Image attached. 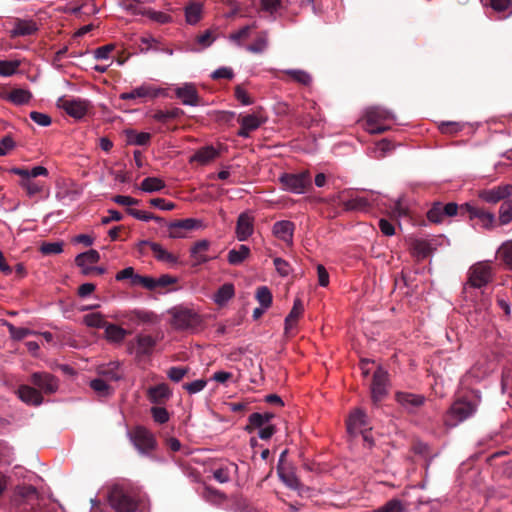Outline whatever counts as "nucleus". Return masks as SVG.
Here are the masks:
<instances>
[{"label": "nucleus", "instance_id": "obj_33", "mask_svg": "<svg viewBox=\"0 0 512 512\" xmlns=\"http://www.w3.org/2000/svg\"><path fill=\"white\" fill-rule=\"evenodd\" d=\"M202 4L192 2L185 7L186 22L190 25L197 24L202 18Z\"/></svg>", "mask_w": 512, "mask_h": 512}, {"label": "nucleus", "instance_id": "obj_34", "mask_svg": "<svg viewBox=\"0 0 512 512\" xmlns=\"http://www.w3.org/2000/svg\"><path fill=\"white\" fill-rule=\"evenodd\" d=\"M250 255V248L240 245L238 249H232L228 253V262L231 265H240Z\"/></svg>", "mask_w": 512, "mask_h": 512}, {"label": "nucleus", "instance_id": "obj_11", "mask_svg": "<svg viewBox=\"0 0 512 512\" xmlns=\"http://www.w3.org/2000/svg\"><path fill=\"white\" fill-rule=\"evenodd\" d=\"M461 215H468L470 219H478L482 227L486 229L493 228L496 223L495 216L492 213L474 207L469 203L461 205Z\"/></svg>", "mask_w": 512, "mask_h": 512}, {"label": "nucleus", "instance_id": "obj_8", "mask_svg": "<svg viewBox=\"0 0 512 512\" xmlns=\"http://www.w3.org/2000/svg\"><path fill=\"white\" fill-rule=\"evenodd\" d=\"M30 383L38 389L41 394H53L58 390V379L48 372H35L30 376Z\"/></svg>", "mask_w": 512, "mask_h": 512}, {"label": "nucleus", "instance_id": "obj_48", "mask_svg": "<svg viewBox=\"0 0 512 512\" xmlns=\"http://www.w3.org/2000/svg\"><path fill=\"white\" fill-rule=\"evenodd\" d=\"M256 299L264 309H267L271 306L272 294L266 286H261L257 288Z\"/></svg>", "mask_w": 512, "mask_h": 512}, {"label": "nucleus", "instance_id": "obj_45", "mask_svg": "<svg viewBox=\"0 0 512 512\" xmlns=\"http://www.w3.org/2000/svg\"><path fill=\"white\" fill-rule=\"evenodd\" d=\"M20 186L26 191L29 197H34L41 193L43 186L40 182L34 181L33 179H22Z\"/></svg>", "mask_w": 512, "mask_h": 512}, {"label": "nucleus", "instance_id": "obj_6", "mask_svg": "<svg viewBox=\"0 0 512 512\" xmlns=\"http://www.w3.org/2000/svg\"><path fill=\"white\" fill-rule=\"evenodd\" d=\"M130 438L134 446L143 454H149L157 445L154 435L142 426L134 428L130 433Z\"/></svg>", "mask_w": 512, "mask_h": 512}, {"label": "nucleus", "instance_id": "obj_15", "mask_svg": "<svg viewBox=\"0 0 512 512\" xmlns=\"http://www.w3.org/2000/svg\"><path fill=\"white\" fill-rule=\"evenodd\" d=\"M512 195V185H500L480 193V197L488 203H497Z\"/></svg>", "mask_w": 512, "mask_h": 512}, {"label": "nucleus", "instance_id": "obj_39", "mask_svg": "<svg viewBox=\"0 0 512 512\" xmlns=\"http://www.w3.org/2000/svg\"><path fill=\"white\" fill-rule=\"evenodd\" d=\"M512 221V200H505L499 208L498 225L504 226Z\"/></svg>", "mask_w": 512, "mask_h": 512}, {"label": "nucleus", "instance_id": "obj_43", "mask_svg": "<svg viewBox=\"0 0 512 512\" xmlns=\"http://www.w3.org/2000/svg\"><path fill=\"white\" fill-rule=\"evenodd\" d=\"M83 322L92 328H105L107 325V321L105 320L104 315L101 313H90L84 316Z\"/></svg>", "mask_w": 512, "mask_h": 512}, {"label": "nucleus", "instance_id": "obj_47", "mask_svg": "<svg viewBox=\"0 0 512 512\" xmlns=\"http://www.w3.org/2000/svg\"><path fill=\"white\" fill-rule=\"evenodd\" d=\"M238 122L241 126H245V128L250 131L256 130L261 125V120L254 114L239 116Z\"/></svg>", "mask_w": 512, "mask_h": 512}, {"label": "nucleus", "instance_id": "obj_63", "mask_svg": "<svg viewBox=\"0 0 512 512\" xmlns=\"http://www.w3.org/2000/svg\"><path fill=\"white\" fill-rule=\"evenodd\" d=\"M30 118L40 126L46 127L51 124V117L48 114L32 111L30 113Z\"/></svg>", "mask_w": 512, "mask_h": 512}, {"label": "nucleus", "instance_id": "obj_62", "mask_svg": "<svg viewBox=\"0 0 512 512\" xmlns=\"http://www.w3.org/2000/svg\"><path fill=\"white\" fill-rule=\"evenodd\" d=\"M136 276H138V274L135 273L134 268L133 267H127V268L119 271L116 274L115 279L117 281H123V280L129 279L130 280V284L132 286H134V278H136Z\"/></svg>", "mask_w": 512, "mask_h": 512}, {"label": "nucleus", "instance_id": "obj_57", "mask_svg": "<svg viewBox=\"0 0 512 512\" xmlns=\"http://www.w3.org/2000/svg\"><path fill=\"white\" fill-rule=\"evenodd\" d=\"M134 286H141L150 291L156 290L155 278L138 274V276L134 278Z\"/></svg>", "mask_w": 512, "mask_h": 512}, {"label": "nucleus", "instance_id": "obj_12", "mask_svg": "<svg viewBox=\"0 0 512 512\" xmlns=\"http://www.w3.org/2000/svg\"><path fill=\"white\" fill-rule=\"evenodd\" d=\"M57 106L63 109L69 116L81 119L87 113L88 102L82 99L59 98Z\"/></svg>", "mask_w": 512, "mask_h": 512}, {"label": "nucleus", "instance_id": "obj_55", "mask_svg": "<svg viewBox=\"0 0 512 512\" xmlns=\"http://www.w3.org/2000/svg\"><path fill=\"white\" fill-rule=\"evenodd\" d=\"M19 65V61H0V75L6 77L13 75L17 71Z\"/></svg>", "mask_w": 512, "mask_h": 512}, {"label": "nucleus", "instance_id": "obj_23", "mask_svg": "<svg viewBox=\"0 0 512 512\" xmlns=\"http://www.w3.org/2000/svg\"><path fill=\"white\" fill-rule=\"evenodd\" d=\"M210 247V242L206 239L197 241L190 249L191 258H193V265H200L210 261L212 258L205 255Z\"/></svg>", "mask_w": 512, "mask_h": 512}, {"label": "nucleus", "instance_id": "obj_3", "mask_svg": "<svg viewBox=\"0 0 512 512\" xmlns=\"http://www.w3.org/2000/svg\"><path fill=\"white\" fill-rule=\"evenodd\" d=\"M169 313L172 316L171 325L177 330H195L201 324V317L192 309L174 307Z\"/></svg>", "mask_w": 512, "mask_h": 512}, {"label": "nucleus", "instance_id": "obj_10", "mask_svg": "<svg viewBox=\"0 0 512 512\" xmlns=\"http://www.w3.org/2000/svg\"><path fill=\"white\" fill-rule=\"evenodd\" d=\"M396 401L409 414H415L425 404L426 398L421 394L399 391L395 395Z\"/></svg>", "mask_w": 512, "mask_h": 512}, {"label": "nucleus", "instance_id": "obj_19", "mask_svg": "<svg viewBox=\"0 0 512 512\" xmlns=\"http://www.w3.org/2000/svg\"><path fill=\"white\" fill-rule=\"evenodd\" d=\"M140 246H149L153 252L154 257L161 262L176 264L178 262L177 256L168 252L159 243L151 242L149 240L140 241Z\"/></svg>", "mask_w": 512, "mask_h": 512}, {"label": "nucleus", "instance_id": "obj_35", "mask_svg": "<svg viewBox=\"0 0 512 512\" xmlns=\"http://www.w3.org/2000/svg\"><path fill=\"white\" fill-rule=\"evenodd\" d=\"M31 98L32 94L30 91L21 88L13 89L7 97V99L15 105L26 104Z\"/></svg>", "mask_w": 512, "mask_h": 512}, {"label": "nucleus", "instance_id": "obj_20", "mask_svg": "<svg viewBox=\"0 0 512 512\" xmlns=\"http://www.w3.org/2000/svg\"><path fill=\"white\" fill-rule=\"evenodd\" d=\"M346 424L348 432L354 434L368 426L367 415L362 409L357 408L350 413Z\"/></svg>", "mask_w": 512, "mask_h": 512}, {"label": "nucleus", "instance_id": "obj_32", "mask_svg": "<svg viewBox=\"0 0 512 512\" xmlns=\"http://www.w3.org/2000/svg\"><path fill=\"white\" fill-rule=\"evenodd\" d=\"M156 94L152 92V88L147 85H141L131 90L130 92H123L119 98L121 100H135L137 98L155 97Z\"/></svg>", "mask_w": 512, "mask_h": 512}, {"label": "nucleus", "instance_id": "obj_58", "mask_svg": "<svg viewBox=\"0 0 512 512\" xmlns=\"http://www.w3.org/2000/svg\"><path fill=\"white\" fill-rule=\"evenodd\" d=\"M273 263L280 276L286 277L290 274L291 266L286 260L276 257L274 258Z\"/></svg>", "mask_w": 512, "mask_h": 512}, {"label": "nucleus", "instance_id": "obj_59", "mask_svg": "<svg viewBox=\"0 0 512 512\" xmlns=\"http://www.w3.org/2000/svg\"><path fill=\"white\" fill-rule=\"evenodd\" d=\"M187 367H171L167 371L168 378L173 382H179L188 373Z\"/></svg>", "mask_w": 512, "mask_h": 512}, {"label": "nucleus", "instance_id": "obj_50", "mask_svg": "<svg viewBox=\"0 0 512 512\" xmlns=\"http://www.w3.org/2000/svg\"><path fill=\"white\" fill-rule=\"evenodd\" d=\"M43 255H56L63 251L62 242H43L39 248Z\"/></svg>", "mask_w": 512, "mask_h": 512}, {"label": "nucleus", "instance_id": "obj_60", "mask_svg": "<svg viewBox=\"0 0 512 512\" xmlns=\"http://www.w3.org/2000/svg\"><path fill=\"white\" fill-rule=\"evenodd\" d=\"M8 330L11 338L14 340H22L31 333L27 328L15 327L12 324H8Z\"/></svg>", "mask_w": 512, "mask_h": 512}, {"label": "nucleus", "instance_id": "obj_29", "mask_svg": "<svg viewBox=\"0 0 512 512\" xmlns=\"http://www.w3.org/2000/svg\"><path fill=\"white\" fill-rule=\"evenodd\" d=\"M183 115L184 111L182 109L173 107L168 110H157L153 114V119L163 124H167L169 121L179 119Z\"/></svg>", "mask_w": 512, "mask_h": 512}, {"label": "nucleus", "instance_id": "obj_38", "mask_svg": "<svg viewBox=\"0 0 512 512\" xmlns=\"http://www.w3.org/2000/svg\"><path fill=\"white\" fill-rule=\"evenodd\" d=\"M129 144L145 146L150 142L151 134L147 132H136L134 130L127 131Z\"/></svg>", "mask_w": 512, "mask_h": 512}, {"label": "nucleus", "instance_id": "obj_17", "mask_svg": "<svg viewBox=\"0 0 512 512\" xmlns=\"http://www.w3.org/2000/svg\"><path fill=\"white\" fill-rule=\"evenodd\" d=\"M175 94L184 105L198 106L201 104V98L193 84H185L176 88Z\"/></svg>", "mask_w": 512, "mask_h": 512}, {"label": "nucleus", "instance_id": "obj_42", "mask_svg": "<svg viewBox=\"0 0 512 512\" xmlns=\"http://www.w3.org/2000/svg\"><path fill=\"white\" fill-rule=\"evenodd\" d=\"M90 387L101 397H106L113 393V388L102 378L92 380Z\"/></svg>", "mask_w": 512, "mask_h": 512}, {"label": "nucleus", "instance_id": "obj_18", "mask_svg": "<svg viewBox=\"0 0 512 512\" xmlns=\"http://www.w3.org/2000/svg\"><path fill=\"white\" fill-rule=\"evenodd\" d=\"M18 397L27 405L39 406L43 402L41 392L34 386L21 385L17 390Z\"/></svg>", "mask_w": 512, "mask_h": 512}, {"label": "nucleus", "instance_id": "obj_49", "mask_svg": "<svg viewBox=\"0 0 512 512\" xmlns=\"http://www.w3.org/2000/svg\"><path fill=\"white\" fill-rule=\"evenodd\" d=\"M256 26L253 25H246L242 27L240 30L231 33L229 36V39L233 42H235L237 45H241L242 41L247 39L251 33V30L254 29Z\"/></svg>", "mask_w": 512, "mask_h": 512}, {"label": "nucleus", "instance_id": "obj_53", "mask_svg": "<svg viewBox=\"0 0 512 512\" xmlns=\"http://www.w3.org/2000/svg\"><path fill=\"white\" fill-rule=\"evenodd\" d=\"M404 508L399 499H391L374 512H403Z\"/></svg>", "mask_w": 512, "mask_h": 512}, {"label": "nucleus", "instance_id": "obj_64", "mask_svg": "<svg viewBox=\"0 0 512 512\" xmlns=\"http://www.w3.org/2000/svg\"><path fill=\"white\" fill-rule=\"evenodd\" d=\"M211 77L214 80H219V79L230 80L234 77V72L229 67H220L211 74Z\"/></svg>", "mask_w": 512, "mask_h": 512}, {"label": "nucleus", "instance_id": "obj_5", "mask_svg": "<svg viewBox=\"0 0 512 512\" xmlns=\"http://www.w3.org/2000/svg\"><path fill=\"white\" fill-rule=\"evenodd\" d=\"M392 114L381 107H372L366 111L365 129L370 134H383L389 127L382 125V120L391 119Z\"/></svg>", "mask_w": 512, "mask_h": 512}, {"label": "nucleus", "instance_id": "obj_7", "mask_svg": "<svg viewBox=\"0 0 512 512\" xmlns=\"http://www.w3.org/2000/svg\"><path fill=\"white\" fill-rule=\"evenodd\" d=\"M388 373L381 367L373 374L371 383V399L374 405H378L388 394Z\"/></svg>", "mask_w": 512, "mask_h": 512}, {"label": "nucleus", "instance_id": "obj_30", "mask_svg": "<svg viewBox=\"0 0 512 512\" xmlns=\"http://www.w3.org/2000/svg\"><path fill=\"white\" fill-rule=\"evenodd\" d=\"M269 44V34L267 31H261L256 35L255 40L253 43L246 46V50L254 53V54H260L263 53Z\"/></svg>", "mask_w": 512, "mask_h": 512}, {"label": "nucleus", "instance_id": "obj_21", "mask_svg": "<svg viewBox=\"0 0 512 512\" xmlns=\"http://www.w3.org/2000/svg\"><path fill=\"white\" fill-rule=\"evenodd\" d=\"M136 355L138 357L150 356L157 344V339L151 335L138 334L135 338Z\"/></svg>", "mask_w": 512, "mask_h": 512}, {"label": "nucleus", "instance_id": "obj_41", "mask_svg": "<svg viewBox=\"0 0 512 512\" xmlns=\"http://www.w3.org/2000/svg\"><path fill=\"white\" fill-rule=\"evenodd\" d=\"M234 295V286L231 283L222 285L216 292L214 300L218 304H224Z\"/></svg>", "mask_w": 512, "mask_h": 512}, {"label": "nucleus", "instance_id": "obj_37", "mask_svg": "<svg viewBox=\"0 0 512 512\" xmlns=\"http://www.w3.org/2000/svg\"><path fill=\"white\" fill-rule=\"evenodd\" d=\"M100 260V254L94 249H90L84 253L79 254L75 258V263L79 267H84L87 263L94 264Z\"/></svg>", "mask_w": 512, "mask_h": 512}, {"label": "nucleus", "instance_id": "obj_22", "mask_svg": "<svg viewBox=\"0 0 512 512\" xmlns=\"http://www.w3.org/2000/svg\"><path fill=\"white\" fill-rule=\"evenodd\" d=\"M253 218L241 213L237 219L236 236L239 241H246L253 233Z\"/></svg>", "mask_w": 512, "mask_h": 512}, {"label": "nucleus", "instance_id": "obj_56", "mask_svg": "<svg viewBox=\"0 0 512 512\" xmlns=\"http://www.w3.org/2000/svg\"><path fill=\"white\" fill-rule=\"evenodd\" d=\"M144 15L148 16L151 20L160 23L166 24L172 22V17L169 14L160 11L147 10L143 12Z\"/></svg>", "mask_w": 512, "mask_h": 512}, {"label": "nucleus", "instance_id": "obj_27", "mask_svg": "<svg viewBox=\"0 0 512 512\" xmlns=\"http://www.w3.org/2000/svg\"><path fill=\"white\" fill-rule=\"evenodd\" d=\"M98 374L100 378L105 381H118L122 378L123 373L120 370V364L118 362H110L106 365L98 368Z\"/></svg>", "mask_w": 512, "mask_h": 512}, {"label": "nucleus", "instance_id": "obj_28", "mask_svg": "<svg viewBox=\"0 0 512 512\" xmlns=\"http://www.w3.org/2000/svg\"><path fill=\"white\" fill-rule=\"evenodd\" d=\"M217 155L218 152L213 146L202 147L191 156L190 162H198L201 165H205L215 159Z\"/></svg>", "mask_w": 512, "mask_h": 512}, {"label": "nucleus", "instance_id": "obj_36", "mask_svg": "<svg viewBox=\"0 0 512 512\" xmlns=\"http://www.w3.org/2000/svg\"><path fill=\"white\" fill-rule=\"evenodd\" d=\"M163 188H165L164 181L157 177H147L141 182L140 185V189L148 193L157 192Z\"/></svg>", "mask_w": 512, "mask_h": 512}, {"label": "nucleus", "instance_id": "obj_40", "mask_svg": "<svg viewBox=\"0 0 512 512\" xmlns=\"http://www.w3.org/2000/svg\"><path fill=\"white\" fill-rule=\"evenodd\" d=\"M283 72L285 74H287L288 76H290L295 82H297L301 85L309 86L312 82V77L310 76L309 73H307L304 70L289 69V70H285Z\"/></svg>", "mask_w": 512, "mask_h": 512}, {"label": "nucleus", "instance_id": "obj_54", "mask_svg": "<svg viewBox=\"0 0 512 512\" xmlns=\"http://www.w3.org/2000/svg\"><path fill=\"white\" fill-rule=\"evenodd\" d=\"M151 414L155 422L164 424L169 421L170 415L166 408L154 406L151 408Z\"/></svg>", "mask_w": 512, "mask_h": 512}, {"label": "nucleus", "instance_id": "obj_44", "mask_svg": "<svg viewBox=\"0 0 512 512\" xmlns=\"http://www.w3.org/2000/svg\"><path fill=\"white\" fill-rule=\"evenodd\" d=\"M267 425V421L262 416V413L254 412L248 417V424L245 427V430L249 433L254 431L255 429H260Z\"/></svg>", "mask_w": 512, "mask_h": 512}, {"label": "nucleus", "instance_id": "obj_13", "mask_svg": "<svg viewBox=\"0 0 512 512\" xmlns=\"http://www.w3.org/2000/svg\"><path fill=\"white\" fill-rule=\"evenodd\" d=\"M201 226V222L197 219L187 218L176 220L168 224L170 238H184L186 233Z\"/></svg>", "mask_w": 512, "mask_h": 512}, {"label": "nucleus", "instance_id": "obj_25", "mask_svg": "<svg viewBox=\"0 0 512 512\" xmlns=\"http://www.w3.org/2000/svg\"><path fill=\"white\" fill-rule=\"evenodd\" d=\"M304 312V305L301 301V299L296 298L294 300L293 307L289 314L285 318V334L290 335L292 329L296 326V323L300 316Z\"/></svg>", "mask_w": 512, "mask_h": 512}, {"label": "nucleus", "instance_id": "obj_52", "mask_svg": "<svg viewBox=\"0 0 512 512\" xmlns=\"http://www.w3.org/2000/svg\"><path fill=\"white\" fill-rule=\"evenodd\" d=\"M127 213L129 215L133 216L134 218H136L138 220H142V221L154 220L159 223H161L163 221V219L159 216H156L149 212L133 209V208H128Z\"/></svg>", "mask_w": 512, "mask_h": 512}, {"label": "nucleus", "instance_id": "obj_24", "mask_svg": "<svg viewBox=\"0 0 512 512\" xmlns=\"http://www.w3.org/2000/svg\"><path fill=\"white\" fill-rule=\"evenodd\" d=\"M38 31V26L34 20H24L17 18L14 29L11 31V37L29 36Z\"/></svg>", "mask_w": 512, "mask_h": 512}, {"label": "nucleus", "instance_id": "obj_9", "mask_svg": "<svg viewBox=\"0 0 512 512\" xmlns=\"http://www.w3.org/2000/svg\"><path fill=\"white\" fill-rule=\"evenodd\" d=\"M492 280L491 268L484 263H477L469 269L468 283L473 288H482Z\"/></svg>", "mask_w": 512, "mask_h": 512}, {"label": "nucleus", "instance_id": "obj_51", "mask_svg": "<svg viewBox=\"0 0 512 512\" xmlns=\"http://www.w3.org/2000/svg\"><path fill=\"white\" fill-rule=\"evenodd\" d=\"M498 254L505 265L512 270V242L502 244L498 250Z\"/></svg>", "mask_w": 512, "mask_h": 512}, {"label": "nucleus", "instance_id": "obj_31", "mask_svg": "<svg viewBox=\"0 0 512 512\" xmlns=\"http://www.w3.org/2000/svg\"><path fill=\"white\" fill-rule=\"evenodd\" d=\"M104 329L106 339L113 343H121L128 334V331L112 323H107Z\"/></svg>", "mask_w": 512, "mask_h": 512}, {"label": "nucleus", "instance_id": "obj_46", "mask_svg": "<svg viewBox=\"0 0 512 512\" xmlns=\"http://www.w3.org/2000/svg\"><path fill=\"white\" fill-rule=\"evenodd\" d=\"M442 207V202L433 203L432 207L427 212L428 220L433 223H441L445 217Z\"/></svg>", "mask_w": 512, "mask_h": 512}, {"label": "nucleus", "instance_id": "obj_1", "mask_svg": "<svg viewBox=\"0 0 512 512\" xmlns=\"http://www.w3.org/2000/svg\"><path fill=\"white\" fill-rule=\"evenodd\" d=\"M107 498L116 512H135L138 508L137 501L118 484L110 488Z\"/></svg>", "mask_w": 512, "mask_h": 512}, {"label": "nucleus", "instance_id": "obj_61", "mask_svg": "<svg viewBox=\"0 0 512 512\" xmlns=\"http://www.w3.org/2000/svg\"><path fill=\"white\" fill-rule=\"evenodd\" d=\"M206 384V380L198 379L190 383H185L183 385V389L188 391L190 394H195L202 391L205 388Z\"/></svg>", "mask_w": 512, "mask_h": 512}, {"label": "nucleus", "instance_id": "obj_16", "mask_svg": "<svg viewBox=\"0 0 512 512\" xmlns=\"http://www.w3.org/2000/svg\"><path fill=\"white\" fill-rule=\"evenodd\" d=\"M295 224L288 220L277 221L273 225L272 232L276 238L287 243L292 244Z\"/></svg>", "mask_w": 512, "mask_h": 512}, {"label": "nucleus", "instance_id": "obj_2", "mask_svg": "<svg viewBox=\"0 0 512 512\" xmlns=\"http://www.w3.org/2000/svg\"><path fill=\"white\" fill-rule=\"evenodd\" d=\"M476 412V406L465 399L456 400L444 417V424L449 427H455L459 423L471 417Z\"/></svg>", "mask_w": 512, "mask_h": 512}, {"label": "nucleus", "instance_id": "obj_4", "mask_svg": "<svg viewBox=\"0 0 512 512\" xmlns=\"http://www.w3.org/2000/svg\"><path fill=\"white\" fill-rule=\"evenodd\" d=\"M279 181L284 190L295 194H303L312 187V178L308 170L300 173H283Z\"/></svg>", "mask_w": 512, "mask_h": 512}, {"label": "nucleus", "instance_id": "obj_14", "mask_svg": "<svg viewBox=\"0 0 512 512\" xmlns=\"http://www.w3.org/2000/svg\"><path fill=\"white\" fill-rule=\"evenodd\" d=\"M172 396V391L166 383L151 386L147 390L148 400L155 405L165 404Z\"/></svg>", "mask_w": 512, "mask_h": 512}, {"label": "nucleus", "instance_id": "obj_26", "mask_svg": "<svg viewBox=\"0 0 512 512\" xmlns=\"http://www.w3.org/2000/svg\"><path fill=\"white\" fill-rule=\"evenodd\" d=\"M341 205L345 211L364 212L370 208L371 203L366 197L351 196L349 199L342 200Z\"/></svg>", "mask_w": 512, "mask_h": 512}]
</instances>
